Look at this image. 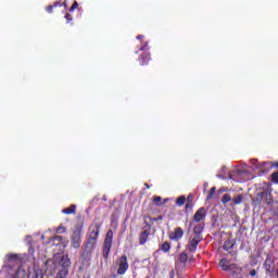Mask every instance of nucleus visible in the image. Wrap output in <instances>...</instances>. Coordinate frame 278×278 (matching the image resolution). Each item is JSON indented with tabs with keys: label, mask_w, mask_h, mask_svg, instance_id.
<instances>
[{
	"label": "nucleus",
	"mask_w": 278,
	"mask_h": 278,
	"mask_svg": "<svg viewBox=\"0 0 278 278\" xmlns=\"http://www.w3.org/2000/svg\"><path fill=\"white\" fill-rule=\"evenodd\" d=\"M152 201L155 203V205H162V197L154 195Z\"/></svg>",
	"instance_id": "nucleus-28"
},
{
	"label": "nucleus",
	"mask_w": 278,
	"mask_h": 278,
	"mask_svg": "<svg viewBox=\"0 0 278 278\" xmlns=\"http://www.w3.org/2000/svg\"><path fill=\"white\" fill-rule=\"evenodd\" d=\"M114 240V231L112 229H109L106 231L103 248H102V255L104 260H108L110 257V251H112V242Z\"/></svg>",
	"instance_id": "nucleus-2"
},
{
	"label": "nucleus",
	"mask_w": 278,
	"mask_h": 278,
	"mask_svg": "<svg viewBox=\"0 0 278 278\" xmlns=\"http://www.w3.org/2000/svg\"><path fill=\"white\" fill-rule=\"evenodd\" d=\"M169 240H175L179 242L184 238V229L181 227H176L173 232L168 235Z\"/></svg>",
	"instance_id": "nucleus-8"
},
{
	"label": "nucleus",
	"mask_w": 278,
	"mask_h": 278,
	"mask_svg": "<svg viewBox=\"0 0 278 278\" xmlns=\"http://www.w3.org/2000/svg\"><path fill=\"white\" fill-rule=\"evenodd\" d=\"M264 200L267 205H270L273 203V194L268 191H263Z\"/></svg>",
	"instance_id": "nucleus-16"
},
{
	"label": "nucleus",
	"mask_w": 278,
	"mask_h": 278,
	"mask_svg": "<svg viewBox=\"0 0 278 278\" xmlns=\"http://www.w3.org/2000/svg\"><path fill=\"white\" fill-rule=\"evenodd\" d=\"M228 270H231L233 275H238V273H242V267L238 266L236 263H232L228 267Z\"/></svg>",
	"instance_id": "nucleus-15"
},
{
	"label": "nucleus",
	"mask_w": 278,
	"mask_h": 278,
	"mask_svg": "<svg viewBox=\"0 0 278 278\" xmlns=\"http://www.w3.org/2000/svg\"><path fill=\"white\" fill-rule=\"evenodd\" d=\"M146 188H150V187H149V184H146Z\"/></svg>",
	"instance_id": "nucleus-41"
},
{
	"label": "nucleus",
	"mask_w": 278,
	"mask_h": 278,
	"mask_svg": "<svg viewBox=\"0 0 278 278\" xmlns=\"http://www.w3.org/2000/svg\"><path fill=\"white\" fill-rule=\"evenodd\" d=\"M66 232V227L60 225L58 228H56V233H65Z\"/></svg>",
	"instance_id": "nucleus-32"
},
{
	"label": "nucleus",
	"mask_w": 278,
	"mask_h": 278,
	"mask_svg": "<svg viewBox=\"0 0 278 278\" xmlns=\"http://www.w3.org/2000/svg\"><path fill=\"white\" fill-rule=\"evenodd\" d=\"M90 233L87 239L93 240L98 242L99 240V235L101 233V224L97 223V220H93L91 227H90Z\"/></svg>",
	"instance_id": "nucleus-4"
},
{
	"label": "nucleus",
	"mask_w": 278,
	"mask_h": 278,
	"mask_svg": "<svg viewBox=\"0 0 278 278\" xmlns=\"http://www.w3.org/2000/svg\"><path fill=\"white\" fill-rule=\"evenodd\" d=\"M233 247H236V242H232L231 240H226L224 242L223 249H224V251H229V250L233 249Z\"/></svg>",
	"instance_id": "nucleus-17"
},
{
	"label": "nucleus",
	"mask_w": 278,
	"mask_h": 278,
	"mask_svg": "<svg viewBox=\"0 0 278 278\" xmlns=\"http://www.w3.org/2000/svg\"><path fill=\"white\" fill-rule=\"evenodd\" d=\"M77 210V206L75 204L70 205L67 208H63V214H75V211Z\"/></svg>",
	"instance_id": "nucleus-18"
},
{
	"label": "nucleus",
	"mask_w": 278,
	"mask_h": 278,
	"mask_svg": "<svg viewBox=\"0 0 278 278\" xmlns=\"http://www.w3.org/2000/svg\"><path fill=\"white\" fill-rule=\"evenodd\" d=\"M242 194H238L235 198H232V205H240L242 203Z\"/></svg>",
	"instance_id": "nucleus-23"
},
{
	"label": "nucleus",
	"mask_w": 278,
	"mask_h": 278,
	"mask_svg": "<svg viewBox=\"0 0 278 278\" xmlns=\"http://www.w3.org/2000/svg\"><path fill=\"white\" fill-rule=\"evenodd\" d=\"M157 220H164V216L160 215V216L154 217V218L152 219L153 223H157Z\"/></svg>",
	"instance_id": "nucleus-36"
},
{
	"label": "nucleus",
	"mask_w": 278,
	"mask_h": 278,
	"mask_svg": "<svg viewBox=\"0 0 278 278\" xmlns=\"http://www.w3.org/2000/svg\"><path fill=\"white\" fill-rule=\"evenodd\" d=\"M62 5L66 8V2L56 1L52 5L46 7V12H48V14H52L54 8H62Z\"/></svg>",
	"instance_id": "nucleus-12"
},
{
	"label": "nucleus",
	"mask_w": 278,
	"mask_h": 278,
	"mask_svg": "<svg viewBox=\"0 0 278 278\" xmlns=\"http://www.w3.org/2000/svg\"><path fill=\"white\" fill-rule=\"evenodd\" d=\"M262 201H264V191L263 192H258L256 194V198H255V203L257 205H262Z\"/></svg>",
	"instance_id": "nucleus-22"
},
{
	"label": "nucleus",
	"mask_w": 278,
	"mask_h": 278,
	"mask_svg": "<svg viewBox=\"0 0 278 278\" xmlns=\"http://www.w3.org/2000/svg\"><path fill=\"white\" fill-rule=\"evenodd\" d=\"M205 229V224H198L193 227V233L194 236H201L203 233V230Z\"/></svg>",
	"instance_id": "nucleus-14"
},
{
	"label": "nucleus",
	"mask_w": 278,
	"mask_h": 278,
	"mask_svg": "<svg viewBox=\"0 0 278 278\" xmlns=\"http://www.w3.org/2000/svg\"><path fill=\"white\" fill-rule=\"evenodd\" d=\"M180 264H186L188 262V253L181 252L178 256Z\"/></svg>",
	"instance_id": "nucleus-19"
},
{
	"label": "nucleus",
	"mask_w": 278,
	"mask_h": 278,
	"mask_svg": "<svg viewBox=\"0 0 278 278\" xmlns=\"http://www.w3.org/2000/svg\"><path fill=\"white\" fill-rule=\"evenodd\" d=\"M194 207V202H187L185 205V212L186 214L192 212V208Z\"/></svg>",
	"instance_id": "nucleus-25"
},
{
	"label": "nucleus",
	"mask_w": 278,
	"mask_h": 278,
	"mask_svg": "<svg viewBox=\"0 0 278 278\" xmlns=\"http://www.w3.org/2000/svg\"><path fill=\"white\" fill-rule=\"evenodd\" d=\"M77 8H79V3H77V1H74L73 5L70 9V12H74L75 10H77Z\"/></svg>",
	"instance_id": "nucleus-33"
},
{
	"label": "nucleus",
	"mask_w": 278,
	"mask_h": 278,
	"mask_svg": "<svg viewBox=\"0 0 278 278\" xmlns=\"http://www.w3.org/2000/svg\"><path fill=\"white\" fill-rule=\"evenodd\" d=\"M139 51H149V42L144 41Z\"/></svg>",
	"instance_id": "nucleus-31"
},
{
	"label": "nucleus",
	"mask_w": 278,
	"mask_h": 278,
	"mask_svg": "<svg viewBox=\"0 0 278 278\" xmlns=\"http://www.w3.org/2000/svg\"><path fill=\"white\" fill-rule=\"evenodd\" d=\"M219 266L222 268V270L224 271H229V267L231 266V261L227 260V258H222L219 261Z\"/></svg>",
	"instance_id": "nucleus-13"
},
{
	"label": "nucleus",
	"mask_w": 278,
	"mask_h": 278,
	"mask_svg": "<svg viewBox=\"0 0 278 278\" xmlns=\"http://www.w3.org/2000/svg\"><path fill=\"white\" fill-rule=\"evenodd\" d=\"M207 216V210L205 207H200L193 215V223H201V220H205Z\"/></svg>",
	"instance_id": "nucleus-7"
},
{
	"label": "nucleus",
	"mask_w": 278,
	"mask_h": 278,
	"mask_svg": "<svg viewBox=\"0 0 278 278\" xmlns=\"http://www.w3.org/2000/svg\"><path fill=\"white\" fill-rule=\"evenodd\" d=\"M199 244H201V236H194V238L189 240V243L187 245L188 251H190V253L197 252V248L199 247Z\"/></svg>",
	"instance_id": "nucleus-6"
},
{
	"label": "nucleus",
	"mask_w": 278,
	"mask_h": 278,
	"mask_svg": "<svg viewBox=\"0 0 278 278\" xmlns=\"http://www.w3.org/2000/svg\"><path fill=\"white\" fill-rule=\"evenodd\" d=\"M47 270L55 273L58 268H61L56 275V278H67L68 268H71V258L67 254H56L52 258L46 261Z\"/></svg>",
	"instance_id": "nucleus-1"
},
{
	"label": "nucleus",
	"mask_w": 278,
	"mask_h": 278,
	"mask_svg": "<svg viewBox=\"0 0 278 278\" xmlns=\"http://www.w3.org/2000/svg\"><path fill=\"white\" fill-rule=\"evenodd\" d=\"M117 275H125L129 270V263L127 262V255H122L117 258Z\"/></svg>",
	"instance_id": "nucleus-3"
},
{
	"label": "nucleus",
	"mask_w": 278,
	"mask_h": 278,
	"mask_svg": "<svg viewBox=\"0 0 278 278\" xmlns=\"http://www.w3.org/2000/svg\"><path fill=\"white\" fill-rule=\"evenodd\" d=\"M8 257L10 261L16 260V254H9Z\"/></svg>",
	"instance_id": "nucleus-38"
},
{
	"label": "nucleus",
	"mask_w": 278,
	"mask_h": 278,
	"mask_svg": "<svg viewBox=\"0 0 278 278\" xmlns=\"http://www.w3.org/2000/svg\"><path fill=\"white\" fill-rule=\"evenodd\" d=\"M271 166H275V168H278V162L273 163Z\"/></svg>",
	"instance_id": "nucleus-40"
},
{
	"label": "nucleus",
	"mask_w": 278,
	"mask_h": 278,
	"mask_svg": "<svg viewBox=\"0 0 278 278\" xmlns=\"http://www.w3.org/2000/svg\"><path fill=\"white\" fill-rule=\"evenodd\" d=\"M72 247L74 249H79L81 247V230L76 229L72 235Z\"/></svg>",
	"instance_id": "nucleus-5"
},
{
	"label": "nucleus",
	"mask_w": 278,
	"mask_h": 278,
	"mask_svg": "<svg viewBox=\"0 0 278 278\" xmlns=\"http://www.w3.org/2000/svg\"><path fill=\"white\" fill-rule=\"evenodd\" d=\"M142 38H144V35H138L137 36V40H142Z\"/></svg>",
	"instance_id": "nucleus-39"
},
{
	"label": "nucleus",
	"mask_w": 278,
	"mask_h": 278,
	"mask_svg": "<svg viewBox=\"0 0 278 278\" xmlns=\"http://www.w3.org/2000/svg\"><path fill=\"white\" fill-rule=\"evenodd\" d=\"M186 204V195H180L176 199V205H178V207H181V205Z\"/></svg>",
	"instance_id": "nucleus-21"
},
{
	"label": "nucleus",
	"mask_w": 278,
	"mask_h": 278,
	"mask_svg": "<svg viewBox=\"0 0 278 278\" xmlns=\"http://www.w3.org/2000/svg\"><path fill=\"white\" fill-rule=\"evenodd\" d=\"M271 181H273V184H277L278 185V172H274L271 174Z\"/></svg>",
	"instance_id": "nucleus-30"
},
{
	"label": "nucleus",
	"mask_w": 278,
	"mask_h": 278,
	"mask_svg": "<svg viewBox=\"0 0 278 278\" xmlns=\"http://www.w3.org/2000/svg\"><path fill=\"white\" fill-rule=\"evenodd\" d=\"M151 236V229H146L139 233V244L143 245L149 242V238Z\"/></svg>",
	"instance_id": "nucleus-9"
},
{
	"label": "nucleus",
	"mask_w": 278,
	"mask_h": 278,
	"mask_svg": "<svg viewBox=\"0 0 278 278\" xmlns=\"http://www.w3.org/2000/svg\"><path fill=\"white\" fill-rule=\"evenodd\" d=\"M161 250L163 251V253H168V251H170V243L164 242L161 247Z\"/></svg>",
	"instance_id": "nucleus-27"
},
{
	"label": "nucleus",
	"mask_w": 278,
	"mask_h": 278,
	"mask_svg": "<svg viewBox=\"0 0 278 278\" xmlns=\"http://www.w3.org/2000/svg\"><path fill=\"white\" fill-rule=\"evenodd\" d=\"M194 195L192 193H190L188 197H187V203H194Z\"/></svg>",
	"instance_id": "nucleus-34"
},
{
	"label": "nucleus",
	"mask_w": 278,
	"mask_h": 278,
	"mask_svg": "<svg viewBox=\"0 0 278 278\" xmlns=\"http://www.w3.org/2000/svg\"><path fill=\"white\" fill-rule=\"evenodd\" d=\"M214 194H216V187H212L208 194H207V199H213Z\"/></svg>",
	"instance_id": "nucleus-29"
},
{
	"label": "nucleus",
	"mask_w": 278,
	"mask_h": 278,
	"mask_svg": "<svg viewBox=\"0 0 278 278\" xmlns=\"http://www.w3.org/2000/svg\"><path fill=\"white\" fill-rule=\"evenodd\" d=\"M229 201H231V194L226 193V194H224V195L222 197V203H223L224 205H227V203H229Z\"/></svg>",
	"instance_id": "nucleus-26"
},
{
	"label": "nucleus",
	"mask_w": 278,
	"mask_h": 278,
	"mask_svg": "<svg viewBox=\"0 0 278 278\" xmlns=\"http://www.w3.org/2000/svg\"><path fill=\"white\" fill-rule=\"evenodd\" d=\"M63 240H64V238L62 236H54L52 238V242H53V244H55V247L61 244Z\"/></svg>",
	"instance_id": "nucleus-24"
},
{
	"label": "nucleus",
	"mask_w": 278,
	"mask_h": 278,
	"mask_svg": "<svg viewBox=\"0 0 278 278\" xmlns=\"http://www.w3.org/2000/svg\"><path fill=\"white\" fill-rule=\"evenodd\" d=\"M94 247H97V241L92 239H87L85 242V253L89 255V253H92L94 251Z\"/></svg>",
	"instance_id": "nucleus-10"
},
{
	"label": "nucleus",
	"mask_w": 278,
	"mask_h": 278,
	"mask_svg": "<svg viewBox=\"0 0 278 278\" xmlns=\"http://www.w3.org/2000/svg\"><path fill=\"white\" fill-rule=\"evenodd\" d=\"M65 18H66V23H71V21H73V15H71V13H66Z\"/></svg>",
	"instance_id": "nucleus-35"
},
{
	"label": "nucleus",
	"mask_w": 278,
	"mask_h": 278,
	"mask_svg": "<svg viewBox=\"0 0 278 278\" xmlns=\"http://www.w3.org/2000/svg\"><path fill=\"white\" fill-rule=\"evenodd\" d=\"M257 276V270L251 269L250 270V277H256Z\"/></svg>",
	"instance_id": "nucleus-37"
},
{
	"label": "nucleus",
	"mask_w": 278,
	"mask_h": 278,
	"mask_svg": "<svg viewBox=\"0 0 278 278\" xmlns=\"http://www.w3.org/2000/svg\"><path fill=\"white\" fill-rule=\"evenodd\" d=\"M264 266L266 270L270 271V268H273V260L270 258V256L266 257Z\"/></svg>",
	"instance_id": "nucleus-20"
},
{
	"label": "nucleus",
	"mask_w": 278,
	"mask_h": 278,
	"mask_svg": "<svg viewBox=\"0 0 278 278\" xmlns=\"http://www.w3.org/2000/svg\"><path fill=\"white\" fill-rule=\"evenodd\" d=\"M150 60H151V54L147 53V52L141 53V55L139 56V62H140L141 66H147V64H149Z\"/></svg>",
	"instance_id": "nucleus-11"
}]
</instances>
